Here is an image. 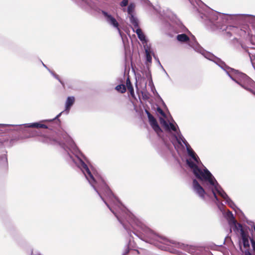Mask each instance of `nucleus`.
Returning <instances> with one entry per match:
<instances>
[{
  "label": "nucleus",
  "mask_w": 255,
  "mask_h": 255,
  "mask_svg": "<svg viewBox=\"0 0 255 255\" xmlns=\"http://www.w3.org/2000/svg\"><path fill=\"white\" fill-rule=\"evenodd\" d=\"M42 122H44L43 121L39 122L21 125L0 124V142L2 143L5 141V138L2 139L1 137L3 136L6 133L11 130L19 131L23 133H29V135L27 137L33 136L35 134L34 130L30 129V128H44L53 130L51 126H47L42 124Z\"/></svg>",
  "instance_id": "nucleus-5"
},
{
  "label": "nucleus",
  "mask_w": 255,
  "mask_h": 255,
  "mask_svg": "<svg viewBox=\"0 0 255 255\" xmlns=\"http://www.w3.org/2000/svg\"><path fill=\"white\" fill-rule=\"evenodd\" d=\"M145 53V64H149L150 66V64L152 62V55L153 54V51L151 49L150 45L144 48Z\"/></svg>",
  "instance_id": "nucleus-19"
},
{
  "label": "nucleus",
  "mask_w": 255,
  "mask_h": 255,
  "mask_svg": "<svg viewBox=\"0 0 255 255\" xmlns=\"http://www.w3.org/2000/svg\"><path fill=\"white\" fill-rule=\"evenodd\" d=\"M245 255H255V240H242Z\"/></svg>",
  "instance_id": "nucleus-13"
},
{
  "label": "nucleus",
  "mask_w": 255,
  "mask_h": 255,
  "mask_svg": "<svg viewBox=\"0 0 255 255\" xmlns=\"http://www.w3.org/2000/svg\"><path fill=\"white\" fill-rule=\"evenodd\" d=\"M42 63L43 66L45 68H46L47 70H48V69H49V68L47 67V66H46V65H45V64L42 62Z\"/></svg>",
  "instance_id": "nucleus-50"
},
{
  "label": "nucleus",
  "mask_w": 255,
  "mask_h": 255,
  "mask_svg": "<svg viewBox=\"0 0 255 255\" xmlns=\"http://www.w3.org/2000/svg\"><path fill=\"white\" fill-rule=\"evenodd\" d=\"M152 56L153 57V58L157 61V62L158 63V64L160 65V66L161 67V68H162V69L164 70V71L166 73V75L167 76H168V74L166 73V72L165 71V69L163 68V67H162V66L161 65L159 60V59L157 57V56L156 55H155V54L153 53V54H152Z\"/></svg>",
  "instance_id": "nucleus-37"
},
{
  "label": "nucleus",
  "mask_w": 255,
  "mask_h": 255,
  "mask_svg": "<svg viewBox=\"0 0 255 255\" xmlns=\"http://www.w3.org/2000/svg\"><path fill=\"white\" fill-rule=\"evenodd\" d=\"M176 33L188 32L191 34L188 29L180 21H178L175 25Z\"/></svg>",
  "instance_id": "nucleus-22"
},
{
  "label": "nucleus",
  "mask_w": 255,
  "mask_h": 255,
  "mask_svg": "<svg viewBox=\"0 0 255 255\" xmlns=\"http://www.w3.org/2000/svg\"><path fill=\"white\" fill-rule=\"evenodd\" d=\"M83 0L84 1H87V0Z\"/></svg>",
  "instance_id": "nucleus-54"
},
{
  "label": "nucleus",
  "mask_w": 255,
  "mask_h": 255,
  "mask_svg": "<svg viewBox=\"0 0 255 255\" xmlns=\"http://www.w3.org/2000/svg\"><path fill=\"white\" fill-rule=\"evenodd\" d=\"M237 212H235V213L240 219L244 220V218H245V216L244 213L242 212V211L240 209L238 208L237 209Z\"/></svg>",
  "instance_id": "nucleus-30"
},
{
  "label": "nucleus",
  "mask_w": 255,
  "mask_h": 255,
  "mask_svg": "<svg viewBox=\"0 0 255 255\" xmlns=\"http://www.w3.org/2000/svg\"><path fill=\"white\" fill-rule=\"evenodd\" d=\"M186 164L187 167L190 169L193 173H194V169L196 170V169L199 167L203 166V164L201 161V163H200V162H196L194 161L191 157L186 159Z\"/></svg>",
  "instance_id": "nucleus-17"
},
{
  "label": "nucleus",
  "mask_w": 255,
  "mask_h": 255,
  "mask_svg": "<svg viewBox=\"0 0 255 255\" xmlns=\"http://www.w3.org/2000/svg\"><path fill=\"white\" fill-rule=\"evenodd\" d=\"M189 0V1L192 3V0Z\"/></svg>",
  "instance_id": "nucleus-53"
},
{
  "label": "nucleus",
  "mask_w": 255,
  "mask_h": 255,
  "mask_svg": "<svg viewBox=\"0 0 255 255\" xmlns=\"http://www.w3.org/2000/svg\"><path fill=\"white\" fill-rule=\"evenodd\" d=\"M151 90L153 92L154 95L155 96H156L162 101V102L163 103V104L165 106V104L164 102H163V101L162 100V98L160 97V96H159V95L158 94V93L156 91L154 86H153V87L151 88Z\"/></svg>",
  "instance_id": "nucleus-31"
},
{
  "label": "nucleus",
  "mask_w": 255,
  "mask_h": 255,
  "mask_svg": "<svg viewBox=\"0 0 255 255\" xmlns=\"http://www.w3.org/2000/svg\"><path fill=\"white\" fill-rule=\"evenodd\" d=\"M190 34L191 37L185 33L179 34L176 36V39L181 43H186L187 48H192L196 52L201 54L204 48L197 41L195 37L191 33Z\"/></svg>",
  "instance_id": "nucleus-7"
},
{
  "label": "nucleus",
  "mask_w": 255,
  "mask_h": 255,
  "mask_svg": "<svg viewBox=\"0 0 255 255\" xmlns=\"http://www.w3.org/2000/svg\"><path fill=\"white\" fill-rule=\"evenodd\" d=\"M48 71L50 72V74H51L53 77L54 76V75H55V74H56L54 71H53L51 70L50 69H48Z\"/></svg>",
  "instance_id": "nucleus-45"
},
{
  "label": "nucleus",
  "mask_w": 255,
  "mask_h": 255,
  "mask_svg": "<svg viewBox=\"0 0 255 255\" xmlns=\"http://www.w3.org/2000/svg\"><path fill=\"white\" fill-rule=\"evenodd\" d=\"M193 174L196 178L193 179V188L199 197L204 200L207 196L219 201L215 192L221 185L211 172L203 165L194 169Z\"/></svg>",
  "instance_id": "nucleus-3"
},
{
  "label": "nucleus",
  "mask_w": 255,
  "mask_h": 255,
  "mask_svg": "<svg viewBox=\"0 0 255 255\" xmlns=\"http://www.w3.org/2000/svg\"><path fill=\"white\" fill-rule=\"evenodd\" d=\"M157 112L158 113L162 116H163L164 117H166V115H165V113L164 112V111L162 110V109L160 107H158L157 108Z\"/></svg>",
  "instance_id": "nucleus-36"
},
{
  "label": "nucleus",
  "mask_w": 255,
  "mask_h": 255,
  "mask_svg": "<svg viewBox=\"0 0 255 255\" xmlns=\"http://www.w3.org/2000/svg\"><path fill=\"white\" fill-rule=\"evenodd\" d=\"M199 15L204 24L212 30L220 29L226 31L228 36L237 33L240 35L251 34L249 41L240 43L242 48L247 52L250 58L252 66L255 70V16L250 14H238L237 16L247 23L240 27L227 25V23L232 17L231 14H226L213 9H209L207 13L199 11Z\"/></svg>",
  "instance_id": "nucleus-2"
},
{
  "label": "nucleus",
  "mask_w": 255,
  "mask_h": 255,
  "mask_svg": "<svg viewBox=\"0 0 255 255\" xmlns=\"http://www.w3.org/2000/svg\"><path fill=\"white\" fill-rule=\"evenodd\" d=\"M135 88H136V92H137V93L138 94H139V92L141 93V95H142V99L144 100H147L148 99H149V94L148 93H144V92H143L142 91H139L138 88V86H137V82H136L135 83Z\"/></svg>",
  "instance_id": "nucleus-26"
},
{
  "label": "nucleus",
  "mask_w": 255,
  "mask_h": 255,
  "mask_svg": "<svg viewBox=\"0 0 255 255\" xmlns=\"http://www.w3.org/2000/svg\"><path fill=\"white\" fill-rule=\"evenodd\" d=\"M132 30L134 32L136 33L138 39L143 44V48H146V47L149 46L148 45V39L146 37L145 35L143 33V32H142V30L140 27H138L135 29L132 28Z\"/></svg>",
  "instance_id": "nucleus-16"
},
{
  "label": "nucleus",
  "mask_w": 255,
  "mask_h": 255,
  "mask_svg": "<svg viewBox=\"0 0 255 255\" xmlns=\"http://www.w3.org/2000/svg\"><path fill=\"white\" fill-rule=\"evenodd\" d=\"M129 92H130V94L131 95V96L132 97V98H135V95H134V89H129L128 90Z\"/></svg>",
  "instance_id": "nucleus-39"
},
{
  "label": "nucleus",
  "mask_w": 255,
  "mask_h": 255,
  "mask_svg": "<svg viewBox=\"0 0 255 255\" xmlns=\"http://www.w3.org/2000/svg\"><path fill=\"white\" fill-rule=\"evenodd\" d=\"M6 151L0 155V169L2 170H6L7 169L8 163L6 155Z\"/></svg>",
  "instance_id": "nucleus-18"
},
{
  "label": "nucleus",
  "mask_w": 255,
  "mask_h": 255,
  "mask_svg": "<svg viewBox=\"0 0 255 255\" xmlns=\"http://www.w3.org/2000/svg\"><path fill=\"white\" fill-rule=\"evenodd\" d=\"M142 2L146 3L147 4H150V2L148 0H140Z\"/></svg>",
  "instance_id": "nucleus-43"
},
{
  "label": "nucleus",
  "mask_w": 255,
  "mask_h": 255,
  "mask_svg": "<svg viewBox=\"0 0 255 255\" xmlns=\"http://www.w3.org/2000/svg\"><path fill=\"white\" fill-rule=\"evenodd\" d=\"M179 135L176 136L175 134H173L171 137V143L175 149L177 151L180 150H183L184 148V145L186 147V150L192 149L190 145L182 135L181 132L179 131Z\"/></svg>",
  "instance_id": "nucleus-8"
},
{
  "label": "nucleus",
  "mask_w": 255,
  "mask_h": 255,
  "mask_svg": "<svg viewBox=\"0 0 255 255\" xmlns=\"http://www.w3.org/2000/svg\"><path fill=\"white\" fill-rule=\"evenodd\" d=\"M115 89L120 92L121 93H124L126 91V87L124 84H119L117 85Z\"/></svg>",
  "instance_id": "nucleus-29"
},
{
  "label": "nucleus",
  "mask_w": 255,
  "mask_h": 255,
  "mask_svg": "<svg viewBox=\"0 0 255 255\" xmlns=\"http://www.w3.org/2000/svg\"><path fill=\"white\" fill-rule=\"evenodd\" d=\"M101 12L103 15L106 22L112 27L116 28L119 32L120 35L124 40L123 35L124 34L120 29V24L117 19L111 14L104 10H101Z\"/></svg>",
  "instance_id": "nucleus-11"
},
{
  "label": "nucleus",
  "mask_w": 255,
  "mask_h": 255,
  "mask_svg": "<svg viewBox=\"0 0 255 255\" xmlns=\"http://www.w3.org/2000/svg\"><path fill=\"white\" fill-rule=\"evenodd\" d=\"M48 71L50 72V74H51L53 77L54 76V75H55V74H56L54 71H53L51 70L50 69H48Z\"/></svg>",
  "instance_id": "nucleus-44"
},
{
  "label": "nucleus",
  "mask_w": 255,
  "mask_h": 255,
  "mask_svg": "<svg viewBox=\"0 0 255 255\" xmlns=\"http://www.w3.org/2000/svg\"><path fill=\"white\" fill-rule=\"evenodd\" d=\"M225 240H226V239H231V238H229L228 236H227L225 237L224 238Z\"/></svg>",
  "instance_id": "nucleus-51"
},
{
  "label": "nucleus",
  "mask_w": 255,
  "mask_h": 255,
  "mask_svg": "<svg viewBox=\"0 0 255 255\" xmlns=\"http://www.w3.org/2000/svg\"><path fill=\"white\" fill-rule=\"evenodd\" d=\"M215 194L218 198L220 197L223 199L225 201V203L228 204V205L231 207L233 210L235 211V212H237V209L238 208L237 207L235 203L232 201V200L229 197V196L227 194V193L223 190L222 187L220 186L217 191L215 192Z\"/></svg>",
  "instance_id": "nucleus-12"
},
{
  "label": "nucleus",
  "mask_w": 255,
  "mask_h": 255,
  "mask_svg": "<svg viewBox=\"0 0 255 255\" xmlns=\"http://www.w3.org/2000/svg\"><path fill=\"white\" fill-rule=\"evenodd\" d=\"M17 139H16V138L11 139L9 141V143L11 145H12L15 143V142L17 141Z\"/></svg>",
  "instance_id": "nucleus-41"
},
{
  "label": "nucleus",
  "mask_w": 255,
  "mask_h": 255,
  "mask_svg": "<svg viewBox=\"0 0 255 255\" xmlns=\"http://www.w3.org/2000/svg\"><path fill=\"white\" fill-rule=\"evenodd\" d=\"M130 22L133 25L134 29H135L139 26V21L138 18L134 15V14H130L128 16Z\"/></svg>",
  "instance_id": "nucleus-23"
},
{
  "label": "nucleus",
  "mask_w": 255,
  "mask_h": 255,
  "mask_svg": "<svg viewBox=\"0 0 255 255\" xmlns=\"http://www.w3.org/2000/svg\"><path fill=\"white\" fill-rule=\"evenodd\" d=\"M148 82H149V86L150 87V88L154 86V84H153V81H152V78H150V79H148Z\"/></svg>",
  "instance_id": "nucleus-40"
},
{
  "label": "nucleus",
  "mask_w": 255,
  "mask_h": 255,
  "mask_svg": "<svg viewBox=\"0 0 255 255\" xmlns=\"http://www.w3.org/2000/svg\"><path fill=\"white\" fill-rule=\"evenodd\" d=\"M167 125L168 126L164 129L169 132V139L170 142H171V137L173 134H175V136H177L179 135V131H180L177 125L174 121L173 123L169 122Z\"/></svg>",
  "instance_id": "nucleus-14"
},
{
  "label": "nucleus",
  "mask_w": 255,
  "mask_h": 255,
  "mask_svg": "<svg viewBox=\"0 0 255 255\" xmlns=\"http://www.w3.org/2000/svg\"><path fill=\"white\" fill-rule=\"evenodd\" d=\"M128 0H122L120 3V5L121 7H124L126 6L128 4Z\"/></svg>",
  "instance_id": "nucleus-38"
},
{
  "label": "nucleus",
  "mask_w": 255,
  "mask_h": 255,
  "mask_svg": "<svg viewBox=\"0 0 255 255\" xmlns=\"http://www.w3.org/2000/svg\"><path fill=\"white\" fill-rule=\"evenodd\" d=\"M54 77L57 79L58 81H60L61 79L59 76L58 75H57V74H55V75H54Z\"/></svg>",
  "instance_id": "nucleus-46"
},
{
  "label": "nucleus",
  "mask_w": 255,
  "mask_h": 255,
  "mask_svg": "<svg viewBox=\"0 0 255 255\" xmlns=\"http://www.w3.org/2000/svg\"><path fill=\"white\" fill-rule=\"evenodd\" d=\"M59 82L61 83V84L62 85L63 87V88H65V84L64 83V82L63 81H62L61 80H60V81H59Z\"/></svg>",
  "instance_id": "nucleus-48"
},
{
  "label": "nucleus",
  "mask_w": 255,
  "mask_h": 255,
  "mask_svg": "<svg viewBox=\"0 0 255 255\" xmlns=\"http://www.w3.org/2000/svg\"><path fill=\"white\" fill-rule=\"evenodd\" d=\"M179 135L176 136L175 134H173L171 137V143L175 149L177 151L180 150H183L184 148V145L186 147V150L192 149L190 145L182 135L181 132L179 131Z\"/></svg>",
  "instance_id": "nucleus-9"
},
{
  "label": "nucleus",
  "mask_w": 255,
  "mask_h": 255,
  "mask_svg": "<svg viewBox=\"0 0 255 255\" xmlns=\"http://www.w3.org/2000/svg\"><path fill=\"white\" fill-rule=\"evenodd\" d=\"M53 144L64 150L65 157L72 161L83 172L89 184L110 210L114 214L129 236L133 235L139 239H168L147 227L142 221L131 213L115 196L102 176L93 169L92 171L87 162V158L79 149L72 138L65 132L60 131L51 137Z\"/></svg>",
  "instance_id": "nucleus-1"
},
{
  "label": "nucleus",
  "mask_w": 255,
  "mask_h": 255,
  "mask_svg": "<svg viewBox=\"0 0 255 255\" xmlns=\"http://www.w3.org/2000/svg\"><path fill=\"white\" fill-rule=\"evenodd\" d=\"M143 241H145V242L146 243H149V244H150V242H152V240H148V241H149V242H146V241H147V240H143Z\"/></svg>",
  "instance_id": "nucleus-49"
},
{
  "label": "nucleus",
  "mask_w": 255,
  "mask_h": 255,
  "mask_svg": "<svg viewBox=\"0 0 255 255\" xmlns=\"http://www.w3.org/2000/svg\"><path fill=\"white\" fill-rule=\"evenodd\" d=\"M172 146L173 145L171 142L166 141L163 138H162L158 144L156 150L161 156L166 157L167 154L171 151Z\"/></svg>",
  "instance_id": "nucleus-10"
},
{
  "label": "nucleus",
  "mask_w": 255,
  "mask_h": 255,
  "mask_svg": "<svg viewBox=\"0 0 255 255\" xmlns=\"http://www.w3.org/2000/svg\"><path fill=\"white\" fill-rule=\"evenodd\" d=\"M62 114H66V111L65 110L60 113L59 114H58L55 118H54L52 119H48V120H43V122H50L51 125L50 126H51V128L53 129V130H54L55 131V129L59 128L60 126L61 121L59 119V118L61 117V115Z\"/></svg>",
  "instance_id": "nucleus-15"
},
{
  "label": "nucleus",
  "mask_w": 255,
  "mask_h": 255,
  "mask_svg": "<svg viewBox=\"0 0 255 255\" xmlns=\"http://www.w3.org/2000/svg\"><path fill=\"white\" fill-rule=\"evenodd\" d=\"M152 128L159 135L162 132V130L159 126L156 120L154 118L149 122Z\"/></svg>",
  "instance_id": "nucleus-21"
},
{
  "label": "nucleus",
  "mask_w": 255,
  "mask_h": 255,
  "mask_svg": "<svg viewBox=\"0 0 255 255\" xmlns=\"http://www.w3.org/2000/svg\"><path fill=\"white\" fill-rule=\"evenodd\" d=\"M153 242H150V244H153V245L157 246L158 248L161 250H165L166 248L161 245L159 240H153Z\"/></svg>",
  "instance_id": "nucleus-28"
},
{
  "label": "nucleus",
  "mask_w": 255,
  "mask_h": 255,
  "mask_svg": "<svg viewBox=\"0 0 255 255\" xmlns=\"http://www.w3.org/2000/svg\"><path fill=\"white\" fill-rule=\"evenodd\" d=\"M253 224V228H251L253 230V233H250L249 237L247 238L248 239H254V234L255 233V224H254V222H252Z\"/></svg>",
  "instance_id": "nucleus-34"
},
{
  "label": "nucleus",
  "mask_w": 255,
  "mask_h": 255,
  "mask_svg": "<svg viewBox=\"0 0 255 255\" xmlns=\"http://www.w3.org/2000/svg\"><path fill=\"white\" fill-rule=\"evenodd\" d=\"M210 199L216 203L218 209L222 212L225 218L228 221L234 231L237 234L240 235L241 238L240 239H248L247 238L249 237L250 233H253V230L246 225L237 223L232 212L229 210L227 211L225 210V206L219 198H218L219 201L215 200L213 198Z\"/></svg>",
  "instance_id": "nucleus-6"
},
{
  "label": "nucleus",
  "mask_w": 255,
  "mask_h": 255,
  "mask_svg": "<svg viewBox=\"0 0 255 255\" xmlns=\"http://www.w3.org/2000/svg\"><path fill=\"white\" fill-rule=\"evenodd\" d=\"M145 112L147 115L149 122L154 119V117L150 113V112L148 110H145Z\"/></svg>",
  "instance_id": "nucleus-35"
},
{
  "label": "nucleus",
  "mask_w": 255,
  "mask_h": 255,
  "mask_svg": "<svg viewBox=\"0 0 255 255\" xmlns=\"http://www.w3.org/2000/svg\"><path fill=\"white\" fill-rule=\"evenodd\" d=\"M134 243V240H130L128 244V248L131 249L132 244Z\"/></svg>",
  "instance_id": "nucleus-42"
},
{
  "label": "nucleus",
  "mask_w": 255,
  "mask_h": 255,
  "mask_svg": "<svg viewBox=\"0 0 255 255\" xmlns=\"http://www.w3.org/2000/svg\"><path fill=\"white\" fill-rule=\"evenodd\" d=\"M126 86L127 88L129 89H133L132 83H131L129 78H128L126 81Z\"/></svg>",
  "instance_id": "nucleus-33"
},
{
  "label": "nucleus",
  "mask_w": 255,
  "mask_h": 255,
  "mask_svg": "<svg viewBox=\"0 0 255 255\" xmlns=\"http://www.w3.org/2000/svg\"><path fill=\"white\" fill-rule=\"evenodd\" d=\"M186 151L188 156H190V158L191 157L194 161L196 162H200V163H201V160H200L199 157L192 149H188Z\"/></svg>",
  "instance_id": "nucleus-24"
},
{
  "label": "nucleus",
  "mask_w": 255,
  "mask_h": 255,
  "mask_svg": "<svg viewBox=\"0 0 255 255\" xmlns=\"http://www.w3.org/2000/svg\"><path fill=\"white\" fill-rule=\"evenodd\" d=\"M159 122L162 126L164 128H166V127L168 126V122H167L165 119L162 118H159Z\"/></svg>",
  "instance_id": "nucleus-32"
},
{
  "label": "nucleus",
  "mask_w": 255,
  "mask_h": 255,
  "mask_svg": "<svg viewBox=\"0 0 255 255\" xmlns=\"http://www.w3.org/2000/svg\"><path fill=\"white\" fill-rule=\"evenodd\" d=\"M135 5L133 2H130L127 8V12L129 15L134 14Z\"/></svg>",
  "instance_id": "nucleus-25"
},
{
  "label": "nucleus",
  "mask_w": 255,
  "mask_h": 255,
  "mask_svg": "<svg viewBox=\"0 0 255 255\" xmlns=\"http://www.w3.org/2000/svg\"><path fill=\"white\" fill-rule=\"evenodd\" d=\"M75 99L74 96H69L67 98L65 102V110L66 115H68L69 111L75 103Z\"/></svg>",
  "instance_id": "nucleus-20"
},
{
  "label": "nucleus",
  "mask_w": 255,
  "mask_h": 255,
  "mask_svg": "<svg viewBox=\"0 0 255 255\" xmlns=\"http://www.w3.org/2000/svg\"><path fill=\"white\" fill-rule=\"evenodd\" d=\"M143 73L145 75L147 80L152 78L151 72L150 71V65L149 64H147L146 68L143 70Z\"/></svg>",
  "instance_id": "nucleus-27"
},
{
  "label": "nucleus",
  "mask_w": 255,
  "mask_h": 255,
  "mask_svg": "<svg viewBox=\"0 0 255 255\" xmlns=\"http://www.w3.org/2000/svg\"><path fill=\"white\" fill-rule=\"evenodd\" d=\"M31 255H41L39 253L37 252H33V251L31 252Z\"/></svg>",
  "instance_id": "nucleus-47"
},
{
  "label": "nucleus",
  "mask_w": 255,
  "mask_h": 255,
  "mask_svg": "<svg viewBox=\"0 0 255 255\" xmlns=\"http://www.w3.org/2000/svg\"><path fill=\"white\" fill-rule=\"evenodd\" d=\"M206 59L213 61L222 69L236 83L255 96V82L242 72L227 65L221 59L204 49L201 53Z\"/></svg>",
  "instance_id": "nucleus-4"
},
{
  "label": "nucleus",
  "mask_w": 255,
  "mask_h": 255,
  "mask_svg": "<svg viewBox=\"0 0 255 255\" xmlns=\"http://www.w3.org/2000/svg\"><path fill=\"white\" fill-rule=\"evenodd\" d=\"M194 1H195L196 3H198V1H199V2L201 1V0H194Z\"/></svg>",
  "instance_id": "nucleus-52"
}]
</instances>
